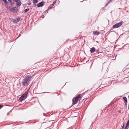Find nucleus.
I'll return each mask as SVG.
<instances>
[{"label": "nucleus", "instance_id": "5701e85b", "mask_svg": "<svg viewBox=\"0 0 129 129\" xmlns=\"http://www.w3.org/2000/svg\"><path fill=\"white\" fill-rule=\"evenodd\" d=\"M47 12V13H48V11H46L45 12H45Z\"/></svg>", "mask_w": 129, "mask_h": 129}, {"label": "nucleus", "instance_id": "0eeeda50", "mask_svg": "<svg viewBox=\"0 0 129 129\" xmlns=\"http://www.w3.org/2000/svg\"><path fill=\"white\" fill-rule=\"evenodd\" d=\"M44 5V3L43 2H41L38 3L37 5L38 7H40Z\"/></svg>", "mask_w": 129, "mask_h": 129}, {"label": "nucleus", "instance_id": "6ab92c4d", "mask_svg": "<svg viewBox=\"0 0 129 129\" xmlns=\"http://www.w3.org/2000/svg\"><path fill=\"white\" fill-rule=\"evenodd\" d=\"M51 8H52L51 6H49V7H48V9H50Z\"/></svg>", "mask_w": 129, "mask_h": 129}, {"label": "nucleus", "instance_id": "aec40b11", "mask_svg": "<svg viewBox=\"0 0 129 129\" xmlns=\"http://www.w3.org/2000/svg\"><path fill=\"white\" fill-rule=\"evenodd\" d=\"M20 1V0H13V1L14 2H18V1Z\"/></svg>", "mask_w": 129, "mask_h": 129}, {"label": "nucleus", "instance_id": "20e7f679", "mask_svg": "<svg viewBox=\"0 0 129 129\" xmlns=\"http://www.w3.org/2000/svg\"><path fill=\"white\" fill-rule=\"evenodd\" d=\"M10 11L13 13L17 12V7H16L10 8L9 9Z\"/></svg>", "mask_w": 129, "mask_h": 129}, {"label": "nucleus", "instance_id": "b1692460", "mask_svg": "<svg viewBox=\"0 0 129 129\" xmlns=\"http://www.w3.org/2000/svg\"><path fill=\"white\" fill-rule=\"evenodd\" d=\"M127 103H125V105H127Z\"/></svg>", "mask_w": 129, "mask_h": 129}, {"label": "nucleus", "instance_id": "9b49d317", "mask_svg": "<svg viewBox=\"0 0 129 129\" xmlns=\"http://www.w3.org/2000/svg\"><path fill=\"white\" fill-rule=\"evenodd\" d=\"M21 5V2H20V0L19 1H18L17 2L16 5L17 6L19 7Z\"/></svg>", "mask_w": 129, "mask_h": 129}, {"label": "nucleus", "instance_id": "393cba45", "mask_svg": "<svg viewBox=\"0 0 129 129\" xmlns=\"http://www.w3.org/2000/svg\"><path fill=\"white\" fill-rule=\"evenodd\" d=\"M2 107V105H0V107Z\"/></svg>", "mask_w": 129, "mask_h": 129}, {"label": "nucleus", "instance_id": "a878e982", "mask_svg": "<svg viewBox=\"0 0 129 129\" xmlns=\"http://www.w3.org/2000/svg\"><path fill=\"white\" fill-rule=\"evenodd\" d=\"M30 4V3H29L28 5H29Z\"/></svg>", "mask_w": 129, "mask_h": 129}, {"label": "nucleus", "instance_id": "f3484780", "mask_svg": "<svg viewBox=\"0 0 129 129\" xmlns=\"http://www.w3.org/2000/svg\"><path fill=\"white\" fill-rule=\"evenodd\" d=\"M27 11H28L27 9H25V10H24V13H25V12H26Z\"/></svg>", "mask_w": 129, "mask_h": 129}, {"label": "nucleus", "instance_id": "423d86ee", "mask_svg": "<svg viewBox=\"0 0 129 129\" xmlns=\"http://www.w3.org/2000/svg\"><path fill=\"white\" fill-rule=\"evenodd\" d=\"M3 2L5 3V7L7 8L8 9L10 8L9 6V3L7 0H2Z\"/></svg>", "mask_w": 129, "mask_h": 129}, {"label": "nucleus", "instance_id": "a211bd4d", "mask_svg": "<svg viewBox=\"0 0 129 129\" xmlns=\"http://www.w3.org/2000/svg\"><path fill=\"white\" fill-rule=\"evenodd\" d=\"M54 4H55V3H53V4H51L50 5V6H51V7H52V6H53L54 5Z\"/></svg>", "mask_w": 129, "mask_h": 129}, {"label": "nucleus", "instance_id": "f03ea898", "mask_svg": "<svg viewBox=\"0 0 129 129\" xmlns=\"http://www.w3.org/2000/svg\"><path fill=\"white\" fill-rule=\"evenodd\" d=\"M31 78L29 76H26L23 79L22 82V83L24 86H26L28 83V81Z\"/></svg>", "mask_w": 129, "mask_h": 129}, {"label": "nucleus", "instance_id": "39448f33", "mask_svg": "<svg viewBox=\"0 0 129 129\" xmlns=\"http://www.w3.org/2000/svg\"><path fill=\"white\" fill-rule=\"evenodd\" d=\"M123 23V22H120L117 23L113 26V28H117L120 26Z\"/></svg>", "mask_w": 129, "mask_h": 129}, {"label": "nucleus", "instance_id": "1a4fd4ad", "mask_svg": "<svg viewBox=\"0 0 129 129\" xmlns=\"http://www.w3.org/2000/svg\"><path fill=\"white\" fill-rule=\"evenodd\" d=\"M100 34V33L97 31H94L93 33V34L94 35H98Z\"/></svg>", "mask_w": 129, "mask_h": 129}, {"label": "nucleus", "instance_id": "7ed1b4c3", "mask_svg": "<svg viewBox=\"0 0 129 129\" xmlns=\"http://www.w3.org/2000/svg\"><path fill=\"white\" fill-rule=\"evenodd\" d=\"M27 94L26 93H23L19 98L18 101L19 102H22L27 97Z\"/></svg>", "mask_w": 129, "mask_h": 129}, {"label": "nucleus", "instance_id": "bb28decb", "mask_svg": "<svg viewBox=\"0 0 129 129\" xmlns=\"http://www.w3.org/2000/svg\"><path fill=\"white\" fill-rule=\"evenodd\" d=\"M119 112L120 113V111H119Z\"/></svg>", "mask_w": 129, "mask_h": 129}, {"label": "nucleus", "instance_id": "ddd939ff", "mask_svg": "<svg viewBox=\"0 0 129 129\" xmlns=\"http://www.w3.org/2000/svg\"><path fill=\"white\" fill-rule=\"evenodd\" d=\"M123 99L125 101V103H127V100L125 96L123 97Z\"/></svg>", "mask_w": 129, "mask_h": 129}, {"label": "nucleus", "instance_id": "2eb2a0df", "mask_svg": "<svg viewBox=\"0 0 129 129\" xmlns=\"http://www.w3.org/2000/svg\"><path fill=\"white\" fill-rule=\"evenodd\" d=\"M9 3H10V5H12L14 4V3L12 2V1H11V2H10Z\"/></svg>", "mask_w": 129, "mask_h": 129}, {"label": "nucleus", "instance_id": "dca6fc26", "mask_svg": "<svg viewBox=\"0 0 129 129\" xmlns=\"http://www.w3.org/2000/svg\"><path fill=\"white\" fill-rule=\"evenodd\" d=\"M124 123H123V125L122 126V128H121V129H123L124 128Z\"/></svg>", "mask_w": 129, "mask_h": 129}, {"label": "nucleus", "instance_id": "6e6552de", "mask_svg": "<svg viewBox=\"0 0 129 129\" xmlns=\"http://www.w3.org/2000/svg\"><path fill=\"white\" fill-rule=\"evenodd\" d=\"M95 50V48L94 47H92L90 49V51L91 53L94 52Z\"/></svg>", "mask_w": 129, "mask_h": 129}, {"label": "nucleus", "instance_id": "9d476101", "mask_svg": "<svg viewBox=\"0 0 129 129\" xmlns=\"http://www.w3.org/2000/svg\"><path fill=\"white\" fill-rule=\"evenodd\" d=\"M129 125V120L127 122V123L126 124V126L125 128L124 129H127L128 127V126Z\"/></svg>", "mask_w": 129, "mask_h": 129}, {"label": "nucleus", "instance_id": "4be33fe9", "mask_svg": "<svg viewBox=\"0 0 129 129\" xmlns=\"http://www.w3.org/2000/svg\"><path fill=\"white\" fill-rule=\"evenodd\" d=\"M8 1L9 2H11V0H8Z\"/></svg>", "mask_w": 129, "mask_h": 129}, {"label": "nucleus", "instance_id": "f257e3e1", "mask_svg": "<svg viewBox=\"0 0 129 129\" xmlns=\"http://www.w3.org/2000/svg\"><path fill=\"white\" fill-rule=\"evenodd\" d=\"M82 94H79L76 97H75L72 100L73 103L72 104V105L69 108L71 107L73 105L77 103L78 99L79 98H81Z\"/></svg>", "mask_w": 129, "mask_h": 129}, {"label": "nucleus", "instance_id": "cd10ccee", "mask_svg": "<svg viewBox=\"0 0 129 129\" xmlns=\"http://www.w3.org/2000/svg\"><path fill=\"white\" fill-rule=\"evenodd\" d=\"M128 109H129V105H128Z\"/></svg>", "mask_w": 129, "mask_h": 129}, {"label": "nucleus", "instance_id": "f8f14e48", "mask_svg": "<svg viewBox=\"0 0 129 129\" xmlns=\"http://www.w3.org/2000/svg\"><path fill=\"white\" fill-rule=\"evenodd\" d=\"M20 18L19 17L17 18H16L14 20L15 22H17L19 21Z\"/></svg>", "mask_w": 129, "mask_h": 129}, {"label": "nucleus", "instance_id": "412c9836", "mask_svg": "<svg viewBox=\"0 0 129 129\" xmlns=\"http://www.w3.org/2000/svg\"><path fill=\"white\" fill-rule=\"evenodd\" d=\"M112 0H109V1H108V2L107 3V4H108Z\"/></svg>", "mask_w": 129, "mask_h": 129}, {"label": "nucleus", "instance_id": "4468645a", "mask_svg": "<svg viewBox=\"0 0 129 129\" xmlns=\"http://www.w3.org/2000/svg\"><path fill=\"white\" fill-rule=\"evenodd\" d=\"M33 2L34 5H36V4L38 2L37 0H33Z\"/></svg>", "mask_w": 129, "mask_h": 129}]
</instances>
